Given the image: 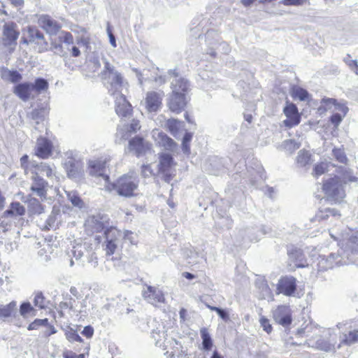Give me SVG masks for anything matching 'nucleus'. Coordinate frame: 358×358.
<instances>
[{
    "mask_svg": "<svg viewBox=\"0 0 358 358\" xmlns=\"http://www.w3.org/2000/svg\"><path fill=\"white\" fill-rule=\"evenodd\" d=\"M287 255L289 259L295 263L296 267L304 268L308 265L304 259V255L301 249L293 248L289 250Z\"/></svg>",
    "mask_w": 358,
    "mask_h": 358,
    "instance_id": "cd10ccee",
    "label": "nucleus"
},
{
    "mask_svg": "<svg viewBox=\"0 0 358 358\" xmlns=\"http://www.w3.org/2000/svg\"><path fill=\"white\" fill-rule=\"evenodd\" d=\"M33 91V84L31 83H22L14 87L13 93L21 100L27 101Z\"/></svg>",
    "mask_w": 358,
    "mask_h": 358,
    "instance_id": "a878e982",
    "label": "nucleus"
},
{
    "mask_svg": "<svg viewBox=\"0 0 358 358\" xmlns=\"http://www.w3.org/2000/svg\"><path fill=\"white\" fill-rule=\"evenodd\" d=\"M141 129L140 122L138 120H133L129 126V131L131 132H136Z\"/></svg>",
    "mask_w": 358,
    "mask_h": 358,
    "instance_id": "774afa93",
    "label": "nucleus"
},
{
    "mask_svg": "<svg viewBox=\"0 0 358 358\" xmlns=\"http://www.w3.org/2000/svg\"><path fill=\"white\" fill-rule=\"evenodd\" d=\"M38 22L39 26L45 29L47 33L52 35L56 34L62 27L57 22L48 15L40 16Z\"/></svg>",
    "mask_w": 358,
    "mask_h": 358,
    "instance_id": "5701e85b",
    "label": "nucleus"
},
{
    "mask_svg": "<svg viewBox=\"0 0 358 358\" xmlns=\"http://www.w3.org/2000/svg\"><path fill=\"white\" fill-rule=\"evenodd\" d=\"M256 285L259 289H262V291L264 292L266 294L270 293V288L267 284V282L264 279H258L256 281Z\"/></svg>",
    "mask_w": 358,
    "mask_h": 358,
    "instance_id": "6e6d98bb",
    "label": "nucleus"
},
{
    "mask_svg": "<svg viewBox=\"0 0 358 358\" xmlns=\"http://www.w3.org/2000/svg\"><path fill=\"white\" fill-rule=\"evenodd\" d=\"M31 310L32 308L29 303H23L20 306V311L22 315H25L26 314L29 313Z\"/></svg>",
    "mask_w": 358,
    "mask_h": 358,
    "instance_id": "0e129e2a",
    "label": "nucleus"
},
{
    "mask_svg": "<svg viewBox=\"0 0 358 358\" xmlns=\"http://www.w3.org/2000/svg\"><path fill=\"white\" fill-rule=\"evenodd\" d=\"M113 96L115 99L116 113L121 117L129 116L132 111V108L129 102L127 101L126 97L123 93Z\"/></svg>",
    "mask_w": 358,
    "mask_h": 358,
    "instance_id": "f3484780",
    "label": "nucleus"
},
{
    "mask_svg": "<svg viewBox=\"0 0 358 358\" xmlns=\"http://www.w3.org/2000/svg\"><path fill=\"white\" fill-rule=\"evenodd\" d=\"M293 93H294V96L295 97L299 98V100H301V101L306 100L308 96V92L306 90L301 88V87H297V88L294 89Z\"/></svg>",
    "mask_w": 358,
    "mask_h": 358,
    "instance_id": "603ef678",
    "label": "nucleus"
},
{
    "mask_svg": "<svg viewBox=\"0 0 358 358\" xmlns=\"http://www.w3.org/2000/svg\"><path fill=\"white\" fill-rule=\"evenodd\" d=\"M216 313L224 321L227 322L229 320V313L226 310L219 308Z\"/></svg>",
    "mask_w": 358,
    "mask_h": 358,
    "instance_id": "338daca9",
    "label": "nucleus"
},
{
    "mask_svg": "<svg viewBox=\"0 0 358 358\" xmlns=\"http://www.w3.org/2000/svg\"><path fill=\"white\" fill-rule=\"evenodd\" d=\"M25 211V208L20 202H12L8 208L3 213L1 217H10L12 220H16L17 217L24 215Z\"/></svg>",
    "mask_w": 358,
    "mask_h": 358,
    "instance_id": "393cba45",
    "label": "nucleus"
},
{
    "mask_svg": "<svg viewBox=\"0 0 358 358\" xmlns=\"http://www.w3.org/2000/svg\"><path fill=\"white\" fill-rule=\"evenodd\" d=\"M67 176L69 178L73 180H80L84 174V171L81 163L79 164H68V166L64 167Z\"/></svg>",
    "mask_w": 358,
    "mask_h": 358,
    "instance_id": "c85d7f7f",
    "label": "nucleus"
},
{
    "mask_svg": "<svg viewBox=\"0 0 358 358\" xmlns=\"http://www.w3.org/2000/svg\"><path fill=\"white\" fill-rule=\"evenodd\" d=\"M301 146L299 142L296 141L294 139H289L284 141L281 145L280 149L285 150L289 154H292L296 150L299 149Z\"/></svg>",
    "mask_w": 358,
    "mask_h": 358,
    "instance_id": "f704fd0d",
    "label": "nucleus"
},
{
    "mask_svg": "<svg viewBox=\"0 0 358 358\" xmlns=\"http://www.w3.org/2000/svg\"><path fill=\"white\" fill-rule=\"evenodd\" d=\"M337 100L332 98H324L321 101V105L318 108V111L323 113L327 110L334 112Z\"/></svg>",
    "mask_w": 358,
    "mask_h": 358,
    "instance_id": "473e14b6",
    "label": "nucleus"
},
{
    "mask_svg": "<svg viewBox=\"0 0 358 358\" xmlns=\"http://www.w3.org/2000/svg\"><path fill=\"white\" fill-rule=\"evenodd\" d=\"M33 167L35 169L34 176H38L42 174L46 176L49 178L55 176V167L54 164H48L47 163L32 164Z\"/></svg>",
    "mask_w": 358,
    "mask_h": 358,
    "instance_id": "bb28decb",
    "label": "nucleus"
},
{
    "mask_svg": "<svg viewBox=\"0 0 358 358\" xmlns=\"http://www.w3.org/2000/svg\"><path fill=\"white\" fill-rule=\"evenodd\" d=\"M141 174L144 178H149L153 176L154 173L150 165H143L141 168Z\"/></svg>",
    "mask_w": 358,
    "mask_h": 358,
    "instance_id": "e2e57ef3",
    "label": "nucleus"
},
{
    "mask_svg": "<svg viewBox=\"0 0 358 358\" xmlns=\"http://www.w3.org/2000/svg\"><path fill=\"white\" fill-rule=\"evenodd\" d=\"M143 297L148 303L156 306L157 303L164 302V296L162 292L156 287L147 285L142 292Z\"/></svg>",
    "mask_w": 358,
    "mask_h": 358,
    "instance_id": "4468645a",
    "label": "nucleus"
},
{
    "mask_svg": "<svg viewBox=\"0 0 358 358\" xmlns=\"http://www.w3.org/2000/svg\"><path fill=\"white\" fill-rule=\"evenodd\" d=\"M16 308V302L12 301L7 305H0V318H7L11 316Z\"/></svg>",
    "mask_w": 358,
    "mask_h": 358,
    "instance_id": "58836bf2",
    "label": "nucleus"
},
{
    "mask_svg": "<svg viewBox=\"0 0 358 358\" xmlns=\"http://www.w3.org/2000/svg\"><path fill=\"white\" fill-rule=\"evenodd\" d=\"M273 319L275 321L284 326L287 327L292 322V317L288 307L285 306H278L273 313Z\"/></svg>",
    "mask_w": 358,
    "mask_h": 358,
    "instance_id": "412c9836",
    "label": "nucleus"
},
{
    "mask_svg": "<svg viewBox=\"0 0 358 358\" xmlns=\"http://www.w3.org/2000/svg\"><path fill=\"white\" fill-rule=\"evenodd\" d=\"M55 222V219L53 217V216L52 215H50L48 216V217L45 220V223L44 224H41V223H38V226L41 227V229H42L43 230H48L51 227H52V224L54 223Z\"/></svg>",
    "mask_w": 358,
    "mask_h": 358,
    "instance_id": "680f3d73",
    "label": "nucleus"
},
{
    "mask_svg": "<svg viewBox=\"0 0 358 358\" xmlns=\"http://www.w3.org/2000/svg\"><path fill=\"white\" fill-rule=\"evenodd\" d=\"M344 117L345 116H343V115L339 113H335L331 116L330 121L334 127H337L341 124Z\"/></svg>",
    "mask_w": 358,
    "mask_h": 358,
    "instance_id": "bf43d9fd",
    "label": "nucleus"
},
{
    "mask_svg": "<svg viewBox=\"0 0 358 358\" xmlns=\"http://www.w3.org/2000/svg\"><path fill=\"white\" fill-rule=\"evenodd\" d=\"M81 334L87 338H91L94 334V329L91 326H86L84 327Z\"/></svg>",
    "mask_w": 358,
    "mask_h": 358,
    "instance_id": "69168bd1",
    "label": "nucleus"
},
{
    "mask_svg": "<svg viewBox=\"0 0 358 358\" xmlns=\"http://www.w3.org/2000/svg\"><path fill=\"white\" fill-rule=\"evenodd\" d=\"M152 137L159 145L164 147L166 150H173L176 148L173 140L159 129L152 131Z\"/></svg>",
    "mask_w": 358,
    "mask_h": 358,
    "instance_id": "6ab92c4d",
    "label": "nucleus"
},
{
    "mask_svg": "<svg viewBox=\"0 0 358 358\" xmlns=\"http://www.w3.org/2000/svg\"><path fill=\"white\" fill-rule=\"evenodd\" d=\"M1 78L5 80L15 83L20 81L22 79V76L17 71H10L8 69H3L1 72Z\"/></svg>",
    "mask_w": 358,
    "mask_h": 358,
    "instance_id": "72a5a7b5",
    "label": "nucleus"
},
{
    "mask_svg": "<svg viewBox=\"0 0 358 358\" xmlns=\"http://www.w3.org/2000/svg\"><path fill=\"white\" fill-rule=\"evenodd\" d=\"M329 215L335 217L336 215H340V214H338V211L334 208H327L325 210H320L315 215L314 220L315 221L326 220L329 217Z\"/></svg>",
    "mask_w": 358,
    "mask_h": 358,
    "instance_id": "ea45409f",
    "label": "nucleus"
},
{
    "mask_svg": "<svg viewBox=\"0 0 358 358\" xmlns=\"http://www.w3.org/2000/svg\"><path fill=\"white\" fill-rule=\"evenodd\" d=\"M310 159V154L309 152L301 150L297 155L296 157V163L298 166H305L306 164H308Z\"/></svg>",
    "mask_w": 358,
    "mask_h": 358,
    "instance_id": "79ce46f5",
    "label": "nucleus"
},
{
    "mask_svg": "<svg viewBox=\"0 0 358 358\" xmlns=\"http://www.w3.org/2000/svg\"><path fill=\"white\" fill-rule=\"evenodd\" d=\"M166 334L164 330L155 329L152 332V338L155 341V345L164 349L166 348Z\"/></svg>",
    "mask_w": 358,
    "mask_h": 358,
    "instance_id": "2f4dec72",
    "label": "nucleus"
},
{
    "mask_svg": "<svg viewBox=\"0 0 358 358\" xmlns=\"http://www.w3.org/2000/svg\"><path fill=\"white\" fill-rule=\"evenodd\" d=\"M329 234L331 238L339 242L338 245L347 258L350 254L358 253V231L348 229L344 232L334 234L329 231Z\"/></svg>",
    "mask_w": 358,
    "mask_h": 358,
    "instance_id": "39448f33",
    "label": "nucleus"
},
{
    "mask_svg": "<svg viewBox=\"0 0 358 358\" xmlns=\"http://www.w3.org/2000/svg\"><path fill=\"white\" fill-rule=\"evenodd\" d=\"M334 165L330 162H321L315 164L313 169V174L315 177H319L324 173L329 171L330 167H334Z\"/></svg>",
    "mask_w": 358,
    "mask_h": 358,
    "instance_id": "c9c22d12",
    "label": "nucleus"
},
{
    "mask_svg": "<svg viewBox=\"0 0 358 358\" xmlns=\"http://www.w3.org/2000/svg\"><path fill=\"white\" fill-rule=\"evenodd\" d=\"M28 38L29 42L34 43L38 46V52H42L48 50V44L45 41L43 33H41L37 28L29 27L27 28Z\"/></svg>",
    "mask_w": 358,
    "mask_h": 358,
    "instance_id": "dca6fc26",
    "label": "nucleus"
},
{
    "mask_svg": "<svg viewBox=\"0 0 358 358\" xmlns=\"http://www.w3.org/2000/svg\"><path fill=\"white\" fill-rule=\"evenodd\" d=\"M201 337L202 338V345L203 349L206 350H210L213 345L211 337L206 328H202L200 330Z\"/></svg>",
    "mask_w": 358,
    "mask_h": 358,
    "instance_id": "a19ab883",
    "label": "nucleus"
},
{
    "mask_svg": "<svg viewBox=\"0 0 358 358\" xmlns=\"http://www.w3.org/2000/svg\"><path fill=\"white\" fill-rule=\"evenodd\" d=\"M86 250V247L83 245H77L73 247V249L69 254V257L72 256L76 259V261H79L84 255V252Z\"/></svg>",
    "mask_w": 358,
    "mask_h": 358,
    "instance_id": "c03bdc74",
    "label": "nucleus"
},
{
    "mask_svg": "<svg viewBox=\"0 0 358 358\" xmlns=\"http://www.w3.org/2000/svg\"><path fill=\"white\" fill-rule=\"evenodd\" d=\"M32 164L36 163L34 162H29V156L27 155H24L20 158V165L21 167L24 169L25 174H27L29 167L34 168Z\"/></svg>",
    "mask_w": 358,
    "mask_h": 358,
    "instance_id": "3c124183",
    "label": "nucleus"
},
{
    "mask_svg": "<svg viewBox=\"0 0 358 358\" xmlns=\"http://www.w3.org/2000/svg\"><path fill=\"white\" fill-rule=\"evenodd\" d=\"M66 196L68 200L72 203V205L75 207H78V208H82L84 206V202L79 196L78 194L76 191H69L66 192Z\"/></svg>",
    "mask_w": 358,
    "mask_h": 358,
    "instance_id": "4c0bfd02",
    "label": "nucleus"
},
{
    "mask_svg": "<svg viewBox=\"0 0 358 358\" xmlns=\"http://www.w3.org/2000/svg\"><path fill=\"white\" fill-rule=\"evenodd\" d=\"M183 122L176 119L167 120L166 126L174 137H177L180 129L184 127Z\"/></svg>",
    "mask_w": 358,
    "mask_h": 358,
    "instance_id": "e433bc0d",
    "label": "nucleus"
},
{
    "mask_svg": "<svg viewBox=\"0 0 358 358\" xmlns=\"http://www.w3.org/2000/svg\"><path fill=\"white\" fill-rule=\"evenodd\" d=\"M88 171L90 175L92 176H102L106 182L109 180L108 176L105 174V162L101 160H89Z\"/></svg>",
    "mask_w": 358,
    "mask_h": 358,
    "instance_id": "4be33fe9",
    "label": "nucleus"
},
{
    "mask_svg": "<svg viewBox=\"0 0 358 358\" xmlns=\"http://www.w3.org/2000/svg\"><path fill=\"white\" fill-rule=\"evenodd\" d=\"M60 41L67 45L73 43V37L70 32H62L59 36Z\"/></svg>",
    "mask_w": 358,
    "mask_h": 358,
    "instance_id": "4d7b16f0",
    "label": "nucleus"
},
{
    "mask_svg": "<svg viewBox=\"0 0 358 358\" xmlns=\"http://www.w3.org/2000/svg\"><path fill=\"white\" fill-rule=\"evenodd\" d=\"M163 92H148L143 101V105L148 113H156L162 106Z\"/></svg>",
    "mask_w": 358,
    "mask_h": 358,
    "instance_id": "1a4fd4ad",
    "label": "nucleus"
},
{
    "mask_svg": "<svg viewBox=\"0 0 358 358\" xmlns=\"http://www.w3.org/2000/svg\"><path fill=\"white\" fill-rule=\"evenodd\" d=\"M259 322H260V324H261L262 327L263 328V329L265 331H266L267 333L271 332L272 327L269 324V321H268V320L267 318H266L264 316L261 317V318L259 320Z\"/></svg>",
    "mask_w": 358,
    "mask_h": 358,
    "instance_id": "052dcab7",
    "label": "nucleus"
},
{
    "mask_svg": "<svg viewBox=\"0 0 358 358\" xmlns=\"http://www.w3.org/2000/svg\"><path fill=\"white\" fill-rule=\"evenodd\" d=\"M159 162L158 164L159 172L164 174V180L166 182H169L171 179V173L170 170L173 165V159L171 154L162 153L159 155Z\"/></svg>",
    "mask_w": 358,
    "mask_h": 358,
    "instance_id": "2eb2a0df",
    "label": "nucleus"
},
{
    "mask_svg": "<svg viewBox=\"0 0 358 358\" xmlns=\"http://www.w3.org/2000/svg\"><path fill=\"white\" fill-rule=\"evenodd\" d=\"M320 332L321 328L311 323L306 324L304 328H301L297 331L299 335L304 334L306 337H309L306 341L308 347L315 348L326 352L334 351L335 350L336 337L331 338V330H327V334L330 336L328 341H325L321 338H317L318 334Z\"/></svg>",
    "mask_w": 358,
    "mask_h": 358,
    "instance_id": "7ed1b4c3",
    "label": "nucleus"
},
{
    "mask_svg": "<svg viewBox=\"0 0 358 358\" xmlns=\"http://www.w3.org/2000/svg\"><path fill=\"white\" fill-rule=\"evenodd\" d=\"M269 227L262 226L260 229L253 227H247L244 229H240L238 234L240 236H247L251 241H257L260 236L267 234L270 232Z\"/></svg>",
    "mask_w": 358,
    "mask_h": 358,
    "instance_id": "b1692460",
    "label": "nucleus"
},
{
    "mask_svg": "<svg viewBox=\"0 0 358 358\" xmlns=\"http://www.w3.org/2000/svg\"><path fill=\"white\" fill-rule=\"evenodd\" d=\"M284 113L287 119L283 121L285 126L291 128L299 124L300 116L296 106L293 104H289L284 108Z\"/></svg>",
    "mask_w": 358,
    "mask_h": 358,
    "instance_id": "a211bd4d",
    "label": "nucleus"
},
{
    "mask_svg": "<svg viewBox=\"0 0 358 358\" xmlns=\"http://www.w3.org/2000/svg\"><path fill=\"white\" fill-rule=\"evenodd\" d=\"M28 210L31 214H41L44 209L36 199L29 196L27 201Z\"/></svg>",
    "mask_w": 358,
    "mask_h": 358,
    "instance_id": "7c9ffc66",
    "label": "nucleus"
},
{
    "mask_svg": "<svg viewBox=\"0 0 358 358\" xmlns=\"http://www.w3.org/2000/svg\"><path fill=\"white\" fill-rule=\"evenodd\" d=\"M296 290V279L292 275L280 278L276 285V294L286 296H293Z\"/></svg>",
    "mask_w": 358,
    "mask_h": 358,
    "instance_id": "6e6552de",
    "label": "nucleus"
},
{
    "mask_svg": "<svg viewBox=\"0 0 358 358\" xmlns=\"http://www.w3.org/2000/svg\"><path fill=\"white\" fill-rule=\"evenodd\" d=\"M331 259H328L327 257L324 256H320L318 262V269L320 271L327 270L329 268H332V263Z\"/></svg>",
    "mask_w": 358,
    "mask_h": 358,
    "instance_id": "de8ad7c7",
    "label": "nucleus"
},
{
    "mask_svg": "<svg viewBox=\"0 0 358 358\" xmlns=\"http://www.w3.org/2000/svg\"><path fill=\"white\" fill-rule=\"evenodd\" d=\"M338 173L334 178L326 180L322 186V189L328 199L336 203H340L345 196V192L343 183L348 182L358 183V178L352 174L350 169L339 167Z\"/></svg>",
    "mask_w": 358,
    "mask_h": 358,
    "instance_id": "f257e3e1",
    "label": "nucleus"
},
{
    "mask_svg": "<svg viewBox=\"0 0 358 358\" xmlns=\"http://www.w3.org/2000/svg\"><path fill=\"white\" fill-rule=\"evenodd\" d=\"M52 143L50 140L39 137L36 140L34 154L39 158L47 159L52 155Z\"/></svg>",
    "mask_w": 358,
    "mask_h": 358,
    "instance_id": "ddd939ff",
    "label": "nucleus"
},
{
    "mask_svg": "<svg viewBox=\"0 0 358 358\" xmlns=\"http://www.w3.org/2000/svg\"><path fill=\"white\" fill-rule=\"evenodd\" d=\"M106 238L105 251L107 255H113L120 247L123 235L120 231L115 227H109L104 230Z\"/></svg>",
    "mask_w": 358,
    "mask_h": 358,
    "instance_id": "0eeeda50",
    "label": "nucleus"
},
{
    "mask_svg": "<svg viewBox=\"0 0 358 358\" xmlns=\"http://www.w3.org/2000/svg\"><path fill=\"white\" fill-rule=\"evenodd\" d=\"M328 259H331L332 262V266L334 267L335 266H340L343 264L342 260L343 257L341 256V254L340 253H331L328 257ZM345 264V262H344Z\"/></svg>",
    "mask_w": 358,
    "mask_h": 358,
    "instance_id": "8fccbe9b",
    "label": "nucleus"
},
{
    "mask_svg": "<svg viewBox=\"0 0 358 358\" xmlns=\"http://www.w3.org/2000/svg\"><path fill=\"white\" fill-rule=\"evenodd\" d=\"M34 305L41 309L45 307V298L41 293L35 296Z\"/></svg>",
    "mask_w": 358,
    "mask_h": 358,
    "instance_id": "13d9d810",
    "label": "nucleus"
},
{
    "mask_svg": "<svg viewBox=\"0 0 358 358\" xmlns=\"http://www.w3.org/2000/svg\"><path fill=\"white\" fill-rule=\"evenodd\" d=\"M348 112V108L346 106L345 102H338L336 103V107L334 109L333 113H339L343 116H345Z\"/></svg>",
    "mask_w": 358,
    "mask_h": 358,
    "instance_id": "864d4df0",
    "label": "nucleus"
},
{
    "mask_svg": "<svg viewBox=\"0 0 358 358\" xmlns=\"http://www.w3.org/2000/svg\"><path fill=\"white\" fill-rule=\"evenodd\" d=\"M138 186V180L136 177L126 174L119 178L115 182L108 183L106 185L108 191L115 190L122 196L130 197Z\"/></svg>",
    "mask_w": 358,
    "mask_h": 358,
    "instance_id": "423d86ee",
    "label": "nucleus"
},
{
    "mask_svg": "<svg viewBox=\"0 0 358 358\" xmlns=\"http://www.w3.org/2000/svg\"><path fill=\"white\" fill-rule=\"evenodd\" d=\"M66 339L70 342L82 343L83 338L73 329H70L66 333Z\"/></svg>",
    "mask_w": 358,
    "mask_h": 358,
    "instance_id": "09e8293b",
    "label": "nucleus"
},
{
    "mask_svg": "<svg viewBox=\"0 0 358 358\" xmlns=\"http://www.w3.org/2000/svg\"><path fill=\"white\" fill-rule=\"evenodd\" d=\"M32 84L33 90H35L38 92L46 90L48 88V83L44 78H38L36 79L34 83Z\"/></svg>",
    "mask_w": 358,
    "mask_h": 358,
    "instance_id": "a18cd8bd",
    "label": "nucleus"
},
{
    "mask_svg": "<svg viewBox=\"0 0 358 358\" xmlns=\"http://www.w3.org/2000/svg\"><path fill=\"white\" fill-rule=\"evenodd\" d=\"M104 68L102 71V77L104 85L112 96L119 95L124 90H127V81L124 78L114 66L107 60H104Z\"/></svg>",
    "mask_w": 358,
    "mask_h": 358,
    "instance_id": "20e7f679",
    "label": "nucleus"
},
{
    "mask_svg": "<svg viewBox=\"0 0 358 358\" xmlns=\"http://www.w3.org/2000/svg\"><path fill=\"white\" fill-rule=\"evenodd\" d=\"M357 342H358V329L350 331L348 334H343L341 336L338 348H340L341 345H351Z\"/></svg>",
    "mask_w": 358,
    "mask_h": 358,
    "instance_id": "c756f323",
    "label": "nucleus"
},
{
    "mask_svg": "<svg viewBox=\"0 0 358 358\" xmlns=\"http://www.w3.org/2000/svg\"><path fill=\"white\" fill-rule=\"evenodd\" d=\"M108 224L106 217L100 215L90 216L85 221V227L87 234H94L106 229Z\"/></svg>",
    "mask_w": 358,
    "mask_h": 358,
    "instance_id": "9b49d317",
    "label": "nucleus"
},
{
    "mask_svg": "<svg viewBox=\"0 0 358 358\" xmlns=\"http://www.w3.org/2000/svg\"><path fill=\"white\" fill-rule=\"evenodd\" d=\"M189 83L182 78H177L171 81L172 92L169 95L167 106L170 110L175 113H180L185 110L187 103V92Z\"/></svg>",
    "mask_w": 358,
    "mask_h": 358,
    "instance_id": "f03ea898",
    "label": "nucleus"
},
{
    "mask_svg": "<svg viewBox=\"0 0 358 358\" xmlns=\"http://www.w3.org/2000/svg\"><path fill=\"white\" fill-rule=\"evenodd\" d=\"M334 157L340 163L346 164L348 158L343 149L334 148L332 150Z\"/></svg>",
    "mask_w": 358,
    "mask_h": 358,
    "instance_id": "49530a36",
    "label": "nucleus"
},
{
    "mask_svg": "<svg viewBox=\"0 0 358 358\" xmlns=\"http://www.w3.org/2000/svg\"><path fill=\"white\" fill-rule=\"evenodd\" d=\"M150 150V144L141 137H134L129 141L127 151L133 152L137 157L145 155Z\"/></svg>",
    "mask_w": 358,
    "mask_h": 358,
    "instance_id": "f8f14e48",
    "label": "nucleus"
},
{
    "mask_svg": "<svg viewBox=\"0 0 358 358\" xmlns=\"http://www.w3.org/2000/svg\"><path fill=\"white\" fill-rule=\"evenodd\" d=\"M64 167L68 166V164H79L81 163L78 157V154L76 151L69 150L65 153Z\"/></svg>",
    "mask_w": 358,
    "mask_h": 358,
    "instance_id": "37998d69",
    "label": "nucleus"
},
{
    "mask_svg": "<svg viewBox=\"0 0 358 358\" xmlns=\"http://www.w3.org/2000/svg\"><path fill=\"white\" fill-rule=\"evenodd\" d=\"M33 182L31 185V191L41 199H45L47 196V182L38 176H32Z\"/></svg>",
    "mask_w": 358,
    "mask_h": 358,
    "instance_id": "aec40b11",
    "label": "nucleus"
},
{
    "mask_svg": "<svg viewBox=\"0 0 358 358\" xmlns=\"http://www.w3.org/2000/svg\"><path fill=\"white\" fill-rule=\"evenodd\" d=\"M343 62L348 65V66L350 69V70L355 72V69L357 66L358 61L356 59H352L350 55H347L343 58Z\"/></svg>",
    "mask_w": 358,
    "mask_h": 358,
    "instance_id": "5fc2aeb1",
    "label": "nucleus"
},
{
    "mask_svg": "<svg viewBox=\"0 0 358 358\" xmlns=\"http://www.w3.org/2000/svg\"><path fill=\"white\" fill-rule=\"evenodd\" d=\"M20 32L17 26L13 22H6L3 26L2 41L4 45H13L17 44V39Z\"/></svg>",
    "mask_w": 358,
    "mask_h": 358,
    "instance_id": "9d476101",
    "label": "nucleus"
}]
</instances>
